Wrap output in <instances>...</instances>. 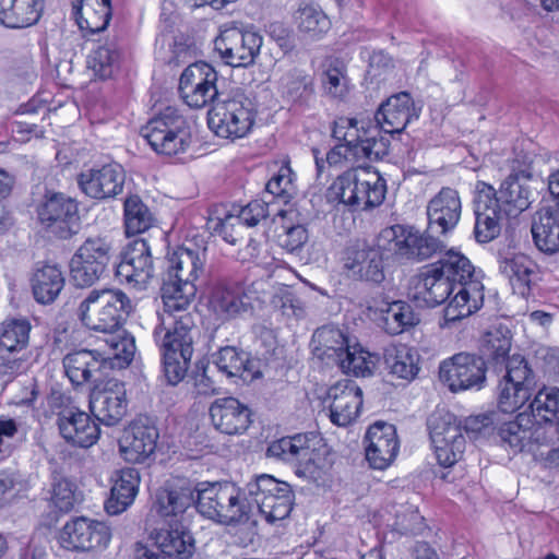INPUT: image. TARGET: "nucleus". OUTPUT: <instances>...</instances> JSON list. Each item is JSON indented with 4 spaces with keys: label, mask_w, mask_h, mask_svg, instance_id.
<instances>
[{
    "label": "nucleus",
    "mask_w": 559,
    "mask_h": 559,
    "mask_svg": "<svg viewBox=\"0 0 559 559\" xmlns=\"http://www.w3.org/2000/svg\"><path fill=\"white\" fill-rule=\"evenodd\" d=\"M445 246L439 239L420 234L411 226L393 225L382 229L374 246L366 243L347 248L344 269L349 276L380 284L384 280L383 261H423L441 253Z\"/></svg>",
    "instance_id": "f257e3e1"
},
{
    "label": "nucleus",
    "mask_w": 559,
    "mask_h": 559,
    "mask_svg": "<svg viewBox=\"0 0 559 559\" xmlns=\"http://www.w3.org/2000/svg\"><path fill=\"white\" fill-rule=\"evenodd\" d=\"M197 294L193 283L163 282L160 296L166 317L162 324H167L164 335L156 328L154 335L159 342L163 370L167 382L171 385L179 383L189 368L193 344L200 332L195 316L189 311Z\"/></svg>",
    "instance_id": "f03ea898"
},
{
    "label": "nucleus",
    "mask_w": 559,
    "mask_h": 559,
    "mask_svg": "<svg viewBox=\"0 0 559 559\" xmlns=\"http://www.w3.org/2000/svg\"><path fill=\"white\" fill-rule=\"evenodd\" d=\"M105 342L108 345V352L80 349L63 357V368L72 384L100 382L103 378L108 377L109 371L124 369L132 362L135 341L131 334L112 335L110 338H105Z\"/></svg>",
    "instance_id": "7ed1b4c3"
},
{
    "label": "nucleus",
    "mask_w": 559,
    "mask_h": 559,
    "mask_svg": "<svg viewBox=\"0 0 559 559\" xmlns=\"http://www.w3.org/2000/svg\"><path fill=\"white\" fill-rule=\"evenodd\" d=\"M432 264L455 286V295L443 310L447 325L469 317L484 302V285L471 261L461 252L449 250Z\"/></svg>",
    "instance_id": "20e7f679"
},
{
    "label": "nucleus",
    "mask_w": 559,
    "mask_h": 559,
    "mask_svg": "<svg viewBox=\"0 0 559 559\" xmlns=\"http://www.w3.org/2000/svg\"><path fill=\"white\" fill-rule=\"evenodd\" d=\"M195 508L204 518L223 525L245 524L253 514L247 486L241 489L233 483H200Z\"/></svg>",
    "instance_id": "39448f33"
},
{
    "label": "nucleus",
    "mask_w": 559,
    "mask_h": 559,
    "mask_svg": "<svg viewBox=\"0 0 559 559\" xmlns=\"http://www.w3.org/2000/svg\"><path fill=\"white\" fill-rule=\"evenodd\" d=\"M132 302L120 289H93L78 308V318L88 330L112 335L128 333L120 329L130 312Z\"/></svg>",
    "instance_id": "423d86ee"
},
{
    "label": "nucleus",
    "mask_w": 559,
    "mask_h": 559,
    "mask_svg": "<svg viewBox=\"0 0 559 559\" xmlns=\"http://www.w3.org/2000/svg\"><path fill=\"white\" fill-rule=\"evenodd\" d=\"M254 121V106L240 88L219 95L207 114L210 129L217 136L233 141L245 138L252 130Z\"/></svg>",
    "instance_id": "0eeeda50"
},
{
    "label": "nucleus",
    "mask_w": 559,
    "mask_h": 559,
    "mask_svg": "<svg viewBox=\"0 0 559 559\" xmlns=\"http://www.w3.org/2000/svg\"><path fill=\"white\" fill-rule=\"evenodd\" d=\"M386 192L385 180L367 168H353L340 175L329 188V198L353 209L379 206Z\"/></svg>",
    "instance_id": "6e6552de"
},
{
    "label": "nucleus",
    "mask_w": 559,
    "mask_h": 559,
    "mask_svg": "<svg viewBox=\"0 0 559 559\" xmlns=\"http://www.w3.org/2000/svg\"><path fill=\"white\" fill-rule=\"evenodd\" d=\"M141 135L157 154L175 156L185 153L191 144L190 126L180 111L166 107L142 127Z\"/></svg>",
    "instance_id": "1a4fd4ad"
},
{
    "label": "nucleus",
    "mask_w": 559,
    "mask_h": 559,
    "mask_svg": "<svg viewBox=\"0 0 559 559\" xmlns=\"http://www.w3.org/2000/svg\"><path fill=\"white\" fill-rule=\"evenodd\" d=\"M249 500L269 523L286 519L294 504L290 485L271 475L262 474L247 484Z\"/></svg>",
    "instance_id": "9d476101"
},
{
    "label": "nucleus",
    "mask_w": 559,
    "mask_h": 559,
    "mask_svg": "<svg viewBox=\"0 0 559 559\" xmlns=\"http://www.w3.org/2000/svg\"><path fill=\"white\" fill-rule=\"evenodd\" d=\"M112 246L106 237H88L70 260V278L76 287H90L107 270L111 260Z\"/></svg>",
    "instance_id": "9b49d317"
},
{
    "label": "nucleus",
    "mask_w": 559,
    "mask_h": 559,
    "mask_svg": "<svg viewBox=\"0 0 559 559\" xmlns=\"http://www.w3.org/2000/svg\"><path fill=\"white\" fill-rule=\"evenodd\" d=\"M37 216L44 228L60 239H70L81 229L78 202L62 192L47 191Z\"/></svg>",
    "instance_id": "f8f14e48"
},
{
    "label": "nucleus",
    "mask_w": 559,
    "mask_h": 559,
    "mask_svg": "<svg viewBox=\"0 0 559 559\" xmlns=\"http://www.w3.org/2000/svg\"><path fill=\"white\" fill-rule=\"evenodd\" d=\"M427 426L438 463L443 467L454 465L466 445L461 421L449 412L437 411L429 416Z\"/></svg>",
    "instance_id": "ddd939ff"
},
{
    "label": "nucleus",
    "mask_w": 559,
    "mask_h": 559,
    "mask_svg": "<svg viewBox=\"0 0 559 559\" xmlns=\"http://www.w3.org/2000/svg\"><path fill=\"white\" fill-rule=\"evenodd\" d=\"M269 457L282 460L295 466V473L312 481L323 477V469L318 464V454L310 445V439L306 433L283 437L270 443L266 450Z\"/></svg>",
    "instance_id": "4468645a"
},
{
    "label": "nucleus",
    "mask_w": 559,
    "mask_h": 559,
    "mask_svg": "<svg viewBox=\"0 0 559 559\" xmlns=\"http://www.w3.org/2000/svg\"><path fill=\"white\" fill-rule=\"evenodd\" d=\"M487 366L477 354L459 353L441 362L439 378L451 392L481 390L486 384Z\"/></svg>",
    "instance_id": "2eb2a0df"
},
{
    "label": "nucleus",
    "mask_w": 559,
    "mask_h": 559,
    "mask_svg": "<svg viewBox=\"0 0 559 559\" xmlns=\"http://www.w3.org/2000/svg\"><path fill=\"white\" fill-rule=\"evenodd\" d=\"M262 37L250 31L228 27L221 31L214 40V49L222 61L230 67H249L260 52Z\"/></svg>",
    "instance_id": "dca6fc26"
},
{
    "label": "nucleus",
    "mask_w": 559,
    "mask_h": 559,
    "mask_svg": "<svg viewBox=\"0 0 559 559\" xmlns=\"http://www.w3.org/2000/svg\"><path fill=\"white\" fill-rule=\"evenodd\" d=\"M110 537V530L105 523L85 516L72 518L59 532L60 546L78 552L105 548Z\"/></svg>",
    "instance_id": "f3484780"
},
{
    "label": "nucleus",
    "mask_w": 559,
    "mask_h": 559,
    "mask_svg": "<svg viewBox=\"0 0 559 559\" xmlns=\"http://www.w3.org/2000/svg\"><path fill=\"white\" fill-rule=\"evenodd\" d=\"M453 293H456L454 284L432 263L421 266L408 282V297L428 308L440 306Z\"/></svg>",
    "instance_id": "a211bd4d"
},
{
    "label": "nucleus",
    "mask_w": 559,
    "mask_h": 559,
    "mask_svg": "<svg viewBox=\"0 0 559 559\" xmlns=\"http://www.w3.org/2000/svg\"><path fill=\"white\" fill-rule=\"evenodd\" d=\"M154 274L151 249L143 238L127 245L116 266V276L133 287L144 288Z\"/></svg>",
    "instance_id": "6ab92c4d"
},
{
    "label": "nucleus",
    "mask_w": 559,
    "mask_h": 559,
    "mask_svg": "<svg viewBox=\"0 0 559 559\" xmlns=\"http://www.w3.org/2000/svg\"><path fill=\"white\" fill-rule=\"evenodd\" d=\"M158 438V429L147 417L136 418L119 440L120 452L129 462L143 463L155 454Z\"/></svg>",
    "instance_id": "aec40b11"
},
{
    "label": "nucleus",
    "mask_w": 559,
    "mask_h": 559,
    "mask_svg": "<svg viewBox=\"0 0 559 559\" xmlns=\"http://www.w3.org/2000/svg\"><path fill=\"white\" fill-rule=\"evenodd\" d=\"M127 392L124 383L109 378L102 389L94 391L90 400V409L98 423L115 426L127 414Z\"/></svg>",
    "instance_id": "412c9836"
},
{
    "label": "nucleus",
    "mask_w": 559,
    "mask_h": 559,
    "mask_svg": "<svg viewBox=\"0 0 559 559\" xmlns=\"http://www.w3.org/2000/svg\"><path fill=\"white\" fill-rule=\"evenodd\" d=\"M124 178L122 167L117 163H110L82 171L78 176V185L88 198L106 200L122 192Z\"/></svg>",
    "instance_id": "4be33fe9"
},
{
    "label": "nucleus",
    "mask_w": 559,
    "mask_h": 559,
    "mask_svg": "<svg viewBox=\"0 0 559 559\" xmlns=\"http://www.w3.org/2000/svg\"><path fill=\"white\" fill-rule=\"evenodd\" d=\"M475 238L487 243L497 238L501 231L502 211L495 199V188L484 181L476 185L475 197Z\"/></svg>",
    "instance_id": "5701e85b"
},
{
    "label": "nucleus",
    "mask_w": 559,
    "mask_h": 559,
    "mask_svg": "<svg viewBox=\"0 0 559 559\" xmlns=\"http://www.w3.org/2000/svg\"><path fill=\"white\" fill-rule=\"evenodd\" d=\"M365 444L366 459L370 466L376 469H385L399 452L395 427L383 421L374 423L366 432Z\"/></svg>",
    "instance_id": "b1692460"
},
{
    "label": "nucleus",
    "mask_w": 559,
    "mask_h": 559,
    "mask_svg": "<svg viewBox=\"0 0 559 559\" xmlns=\"http://www.w3.org/2000/svg\"><path fill=\"white\" fill-rule=\"evenodd\" d=\"M330 418L337 426L345 427L358 415L362 406V391L353 380H342L328 390Z\"/></svg>",
    "instance_id": "393cba45"
},
{
    "label": "nucleus",
    "mask_w": 559,
    "mask_h": 559,
    "mask_svg": "<svg viewBox=\"0 0 559 559\" xmlns=\"http://www.w3.org/2000/svg\"><path fill=\"white\" fill-rule=\"evenodd\" d=\"M419 116L407 92L397 93L381 104L374 115V131L378 133H401L406 126Z\"/></svg>",
    "instance_id": "a878e982"
},
{
    "label": "nucleus",
    "mask_w": 559,
    "mask_h": 559,
    "mask_svg": "<svg viewBox=\"0 0 559 559\" xmlns=\"http://www.w3.org/2000/svg\"><path fill=\"white\" fill-rule=\"evenodd\" d=\"M199 484L187 478H174L157 490L155 508L163 518L182 514L198 499Z\"/></svg>",
    "instance_id": "bb28decb"
},
{
    "label": "nucleus",
    "mask_w": 559,
    "mask_h": 559,
    "mask_svg": "<svg viewBox=\"0 0 559 559\" xmlns=\"http://www.w3.org/2000/svg\"><path fill=\"white\" fill-rule=\"evenodd\" d=\"M209 309L221 320L227 321L252 309L251 299L238 283H218L209 296Z\"/></svg>",
    "instance_id": "cd10ccee"
},
{
    "label": "nucleus",
    "mask_w": 559,
    "mask_h": 559,
    "mask_svg": "<svg viewBox=\"0 0 559 559\" xmlns=\"http://www.w3.org/2000/svg\"><path fill=\"white\" fill-rule=\"evenodd\" d=\"M461 199L452 188H442L428 203L427 216L429 229L439 234L452 230L461 217Z\"/></svg>",
    "instance_id": "c85d7f7f"
},
{
    "label": "nucleus",
    "mask_w": 559,
    "mask_h": 559,
    "mask_svg": "<svg viewBox=\"0 0 559 559\" xmlns=\"http://www.w3.org/2000/svg\"><path fill=\"white\" fill-rule=\"evenodd\" d=\"M214 427L226 435L246 431L251 423V412L246 404L235 397L216 399L210 406Z\"/></svg>",
    "instance_id": "c756f323"
},
{
    "label": "nucleus",
    "mask_w": 559,
    "mask_h": 559,
    "mask_svg": "<svg viewBox=\"0 0 559 559\" xmlns=\"http://www.w3.org/2000/svg\"><path fill=\"white\" fill-rule=\"evenodd\" d=\"M57 425L62 438L80 448L92 447L99 438V427L88 414L64 409L58 415Z\"/></svg>",
    "instance_id": "7c9ffc66"
},
{
    "label": "nucleus",
    "mask_w": 559,
    "mask_h": 559,
    "mask_svg": "<svg viewBox=\"0 0 559 559\" xmlns=\"http://www.w3.org/2000/svg\"><path fill=\"white\" fill-rule=\"evenodd\" d=\"M499 272L509 280L513 293L528 298L537 278L538 266L525 254H513L499 260Z\"/></svg>",
    "instance_id": "2f4dec72"
},
{
    "label": "nucleus",
    "mask_w": 559,
    "mask_h": 559,
    "mask_svg": "<svg viewBox=\"0 0 559 559\" xmlns=\"http://www.w3.org/2000/svg\"><path fill=\"white\" fill-rule=\"evenodd\" d=\"M532 191L528 178L519 175L508 176L499 191L495 189L498 207L510 217H516L527 210L532 203Z\"/></svg>",
    "instance_id": "473e14b6"
},
{
    "label": "nucleus",
    "mask_w": 559,
    "mask_h": 559,
    "mask_svg": "<svg viewBox=\"0 0 559 559\" xmlns=\"http://www.w3.org/2000/svg\"><path fill=\"white\" fill-rule=\"evenodd\" d=\"M140 485V473L136 468L127 467L117 473V478L105 502L108 514L117 515L127 510L134 501Z\"/></svg>",
    "instance_id": "72a5a7b5"
},
{
    "label": "nucleus",
    "mask_w": 559,
    "mask_h": 559,
    "mask_svg": "<svg viewBox=\"0 0 559 559\" xmlns=\"http://www.w3.org/2000/svg\"><path fill=\"white\" fill-rule=\"evenodd\" d=\"M532 235L536 248L546 253L559 252V210L543 207L534 216Z\"/></svg>",
    "instance_id": "f704fd0d"
},
{
    "label": "nucleus",
    "mask_w": 559,
    "mask_h": 559,
    "mask_svg": "<svg viewBox=\"0 0 559 559\" xmlns=\"http://www.w3.org/2000/svg\"><path fill=\"white\" fill-rule=\"evenodd\" d=\"M64 283V276L58 265H37L31 277L34 299L41 305L52 304L63 289Z\"/></svg>",
    "instance_id": "c9c22d12"
},
{
    "label": "nucleus",
    "mask_w": 559,
    "mask_h": 559,
    "mask_svg": "<svg viewBox=\"0 0 559 559\" xmlns=\"http://www.w3.org/2000/svg\"><path fill=\"white\" fill-rule=\"evenodd\" d=\"M281 96L295 106L306 107L314 97L313 78L305 70L293 68L278 81Z\"/></svg>",
    "instance_id": "e433bc0d"
},
{
    "label": "nucleus",
    "mask_w": 559,
    "mask_h": 559,
    "mask_svg": "<svg viewBox=\"0 0 559 559\" xmlns=\"http://www.w3.org/2000/svg\"><path fill=\"white\" fill-rule=\"evenodd\" d=\"M43 0H0V23L9 28L35 24L41 14Z\"/></svg>",
    "instance_id": "4c0bfd02"
},
{
    "label": "nucleus",
    "mask_w": 559,
    "mask_h": 559,
    "mask_svg": "<svg viewBox=\"0 0 559 559\" xmlns=\"http://www.w3.org/2000/svg\"><path fill=\"white\" fill-rule=\"evenodd\" d=\"M203 272V261L193 250L180 248L168 258V267L163 282L193 283Z\"/></svg>",
    "instance_id": "58836bf2"
},
{
    "label": "nucleus",
    "mask_w": 559,
    "mask_h": 559,
    "mask_svg": "<svg viewBox=\"0 0 559 559\" xmlns=\"http://www.w3.org/2000/svg\"><path fill=\"white\" fill-rule=\"evenodd\" d=\"M379 311L382 328L391 335H399L420 322L419 314L404 300L385 302Z\"/></svg>",
    "instance_id": "ea45409f"
},
{
    "label": "nucleus",
    "mask_w": 559,
    "mask_h": 559,
    "mask_svg": "<svg viewBox=\"0 0 559 559\" xmlns=\"http://www.w3.org/2000/svg\"><path fill=\"white\" fill-rule=\"evenodd\" d=\"M511 349V334L508 329L497 328L487 331L479 345L478 357H484L486 365H491L495 369L502 370L507 362Z\"/></svg>",
    "instance_id": "a19ab883"
},
{
    "label": "nucleus",
    "mask_w": 559,
    "mask_h": 559,
    "mask_svg": "<svg viewBox=\"0 0 559 559\" xmlns=\"http://www.w3.org/2000/svg\"><path fill=\"white\" fill-rule=\"evenodd\" d=\"M321 86L325 95L343 99L349 91L346 63L337 57H326L321 63Z\"/></svg>",
    "instance_id": "79ce46f5"
},
{
    "label": "nucleus",
    "mask_w": 559,
    "mask_h": 559,
    "mask_svg": "<svg viewBox=\"0 0 559 559\" xmlns=\"http://www.w3.org/2000/svg\"><path fill=\"white\" fill-rule=\"evenodd\" d=\"M156 544L162 554L170 559H187L194 550L191 533L183 525H176L157 534Z\"/></svg>",
    "instance_id": "37998d69"
},
{
    "label": "nucleus",
    "mask_w": 559,
    "mask_h": 559,
    "mask_svg": "<svg viewBox=\"0 0 559 559\" xmlns=\"http://www.w3.org/2000/svg\"><path fill=\"white\" fill-rule=\"evenodd\" d=\"M383 359L390 373L407 381L413 380L418 371L419 356L406 345H393L384 349Z\"/></svg>",
    "instance_id": "c03bdc74"
},
{
    "label": "nucleus",
    "mask_w": 559,
    "mask_h": 559,
    "mask_svg": "<svg viewBox=\"0 0 559 559\" xmlns=\"http://www.w3.org/2000/svg\"><path fill=\"white\" fill-rule=\"evenodd\" d=\"M528 407L536 421H544L555 428L559 439V389L556 386L539 389Z\"/></svg>",
    "instance_id": "a18cd8bd"
},
{
    "label": "nucleus",
    "mask_w": 559,
    "mask_h": 559,
    "mask_svg": "<svg viewBox=\"0 0 559 559\" xmlns=\"http://www.w3.org/2000/svg\"><path fill=\"white\" fill-rule=\"evenodd\" d=\"M532 418L525 413L519 414L514 420L503 421L497 426L501 443L509 445L514 453L521 452L532 437Z\"/></svg>",
    "instance_id": "49530a36"
},
{
    "label": "nucleus",
    "mask_w": 559,
    "mask_h": 559,
    "mask_svg": "<svg viewBox=\"0 0 559 559\" xmlns=\"http://www.w3.org/2000/svg\"><path fill=\"white\" fill-rule=\"evenodd\" d=\"M313 340L318 343V350L321 356L334 361L335 364L344 356L350 347L346 335L337 328L322 326L313 334Z\"/></svg>",
    "instance_id": "de8ad7c7"
},
{
    "label": "nucleus",
    "mask_w": 559,
    "mask_h": 559,
    "mask_svg": "<svg viewBox=\"0 0 559 559\" xmlns=\"http://www.w3.org/2000/svg\"><path fill=\"white\" fill-rule=\"evenodd\" d=\"M126 234L136 235L146 231L154 222L153 214L138 195H130L124 201Z\"/></svg>",
    "instance_id": "09e8293b"
},
{
    "label": "nucleus",
    "mask_w": 559,
    "mask_h": 559,
    "mask_svg": "<svg viewBox=\"0 0 559 559\" xmlns=\"http://www.w3.org/2000/svg\"><path fill=\"white\" fill-rule=\"evenodd\" d=\"M213 362L228 378H242L243 373L249 371L250 361L246 352L234 346H225L213 355Z\"/></svg>",
    "instance_id": "8fccbe9b"
},
{
    "label": "nucleus",
    "mask_w": 559,
    "mask_h": 559,
    "mask_svg": "<svg viewBox=\"0 0 559 559\" xmlns=\"http://www.w3.org/2000/svg\"><path fill=\"white\" fill-rule=\"evenodd\" d=\"M506 373L501 380L513 385H520L532 392L536 389V374L528 361L522 355H512L502 367Z\"/></svg>",
    "instance_id": "3c124183"
},
{
    "label": "nucleus",
    "mask_w": 559,
    "mask_h": 559,
    "mask_svg": "<svg viewBox=\"0 0 559 559\" xmlns=\"http://www.w3.org/2000/svg\"><path fill=\"white\" fill-rule=\"evenodd\" d=\"M296 21L298 28L313 36L321 35L330 28V20L316 3H300Z\"/></svg>",
    "instance_id": "603ef678"
},
{
    "label": "nucleus",
    "mask_w": 559,
    "mask_h": 559,
    "mask_svg": "<svg viewBox=\"0 0 559 559\" xmlns=\"http://www.w3.org/2000/svg\"><path fill=\"white\" fill-rule=\"evenodd\" d=\"M31 324L25 319L7 320L0 328V347L25 350L29 340Z\"/></svg>",
    "instance_id": "864d4df0"
},
{
    "label": "nucleus",
    "mask_w": 559,
    "mask_h": 559,
    "mask_svg": "<svg viewBox=\"0 0 559 559\" xmlns=\"http://www.w3.org/2000/svg\"><path fill=\"white\" fill-rule=\"evenodd\" d=\"M336 365L347 374L368 377L372 374L376 368V360L370 353L355 345L347 349Z\"/></svg>",
    "instance_id": "5fc2aeb1"
},
{
    "label": "nucleus",
    "mask_w": 559,
    "mask_h": 559,
    "mask_svg": "<svg viewBox=\"0 0 559 559\" xmlns=\"http://www.w3.org/2000/svg\"><path fill=\"white\" fill-rule=\"evenodd\" d=\"M119 52L111 44L98 46L91 52L87 59L88 68L99 79L106 80L112 76L118 68Z\"/></svg>",
    "instance_id": "6e6d98bb"
},
{
    "label": "nucleus",
    "mask_w": 559,
    "mask_h": 559,
    "mask_svg": "<svg viewBox=\"0 0 559 559\" xmlns=\"http://www.w3.org/2000/svg\"><path fill=\"white\" fill-rule=\"evenodd\" d=\"M217 80L203 81L194 85H187L186 88L179 91L185 103L192 108H202L209 103L214 105L219 95L225 92H219L216 86Z\"/></svg>",
    "instance_id": "4d7b16f0"
},
{
    "label": "nucleus",
    "mask_w": 559,
    "mask_h": 559,
    "mask_svg": "<svg viewBox=\"0 0 559 559\" xmlns=\"http://www.w3.org/2000/svg\"><path fill=\"white\" fill-rule=\"evenodd\" d=\"M532 394L533 392L525 388L500 380L498 384L499 413L513 414L531 399Z\"/></svg>",
    "instance_id": "13d9d810"
},
{
    "label": "nucleus",
    "mask_w": 559,
    "mask_h": 559,
    "mask_svg": "<svg viewBox=\"0 0 559 559\" xmlns=\"http://www.w3.org/2000/svg\"><path fill=\"white\" fill-rule=\"evenodd\" d=\"M97 9L92 11L86 8V17L79 21L80 28H86L91 33H99L107 28L111 19V0H95Z\"/></svg>",
    "instance_id": "bf43d9fd"
},
{
    "label": "nucleus",
    "mask_w": 559,
    "mask_h": 559,
    "mask_svg": "<svg viewBox=\"0 0 559 559\" xmlns=\"http://www.w3.org/2000/svg\"><path fill=\"white\" fill-rule=\"evenodd\" d=\"M51 501L60 511H71L76 502L74 484L67 478L53 476Z\"/></svg>",
    "instance_id": "052dcab7"
},
{
    "label": "nucleus",
    "mask_w": 559,
    "mask_h": 559,
    "mask_svg": "<svg viewBox=\"0 0 559 559\" xmlns=\"http://www.w3.org/2000/svg\"><path fill=\"white\" fill-rule=\"evenodd\" d=\"M217 80V72L206 62H195L187 67L179 80V91L187 85L203 83V81Z\"/></svg>",
    "instance_id": "680f3d73"
},
{
    "label": "nucleus",
    "mask_w": 559,
    "mask_h": 559,
    "mask_svg": "<svg viewBox=\"0 0 559 559\" xmlns=\"http://www.w3.org/2000/svg\"><path fill=\"white\" fill-rule=\"evenodd\" d=\"M25 350L0 347V376H15L26 370Z\"/></svg>",
    "instance_id": "e2e57ef3"
},
{
    "label": "nucleus",
    "mask_w": 559,
    "mask_h": 559,
    "mask_svg": "<svg viewBox=\"0 0 559 559\" xmlns=\"http://www.w3.org/2000/svg\"><path fill=\"white\" fill-rule=\"evenodd\" d=\"M499 424L500 413L489 412L467 417L462 429L467 433H486L490 429H496Z\"/></svg>",
    "instance_id": "0e129e2a"
},
{
    "label": "nucleus",
    "mask_w": 559,
    "mask_h": 559,
    "mask_svg": "<svg viewBox=\"0 0 559 559\" xmlns=\"http://www.w3.org/2000/svg\"><path fill=\"white\" fill-rule=\"evenodd\" d=\"M390 141L386 138L376 135L367 136L360 144L359 156L369 160H380L389 153Z\"/></svg>",
    "instance_id": "69168bd1"
},
{
    "label": "nucleus",
    "mask_w": 559,
    "mask_h": 559,
    "mask_svg": "<svg viewBox=\"0 0 559 559\" xmlns=\"http://www.w3.org/2000/svg\"><path fill=\"white\" fill-rule=\"evenodd\" d=\"M269 215L267 203L261 200H254L248 203L245 207H242L237 217L238 225H247L249 227H253L260 223V221L265 219Z\"/></svg>",
    "instance_id": "338daca9"
},
{
    "label": "nucleus",
    "mask_w": 559,
    "mask_h": 559,
    "mask_svg": "<svg viewBox=\"0 0 559 559\" xmlns=\"http://www.w3.org/2000/svg\"><path fill=\"white\" fill-rule=\"evenodd\" d=\"M308 240V230L304 225L286 226L282 235L278 236L280 245L288 252L299 250Z\"/></svg>",
    "instance_id": "774afa93"
}]
</instances>
